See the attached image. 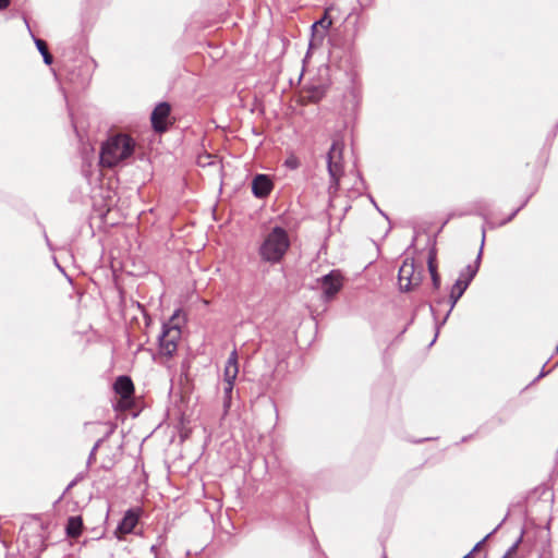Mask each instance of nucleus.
<instances>
[{
	"label": "nucleus",
	"instance_id": "f257e3e1",
	"mask_svg": "<svg viewBox=\"0 0 558 558\" xmlns=\"http://www.w3.org/2000/svg\"><path fill=\"white\" fill-rule=\"evenodd\" d=\"M135 148L134 140L126 134H116L102 143L100 150V165L112 168L129 159Z\"/></svg>",
	"mask_w": 558,
	"mask_h": 558
},
{
	"label": "nucleus",
	"instance_id": "f03ea898",
	"mask_svg": "<svg viewBox=\"0 0 558 558\" xmlns=\"http://www.w3.org/2000/svg\"><path fill=\"white\" fill-rule=\"evenodd\" d=\"M289 247L288 232L282 227L276 226L265 236L258 253L264 262L276 264L283 258Z\"/></svg>",
	"mask_w": 558,
	"mask_h": 558
},
{
	"label": "nucleus",
	"instance_id": "7ed1b4c3",
	"mask_svg": "<svg viewBox=\"0 0 558 558\" xmlns=\"http://www.w3.org/2000/svg\"><path fill=\"white\" fill-rule=\"evenodd\" d=\"M181 310H177L168 323L162 325V332L159 336L160 354L171 357L178 349V341L181 337Z\"/></svg>",
	"mask_w": 558,
	"mask_h": 558
},
{
	"label": "nucleus",
	"instance_id": "20e7f679",
	"mask_svg": "<svg viewBox=\"0 0 558 558\" xmlns=\"http://www.w3.org/2000/svg\"><path fill=\"white\" fill-rule=\"evenodd\" d=\"M423 277V266L417 267L413 258L404 259L398 274L401 291H410L412 288L420 286Z\"/></svg>",
	"mask_w": 558,
	"mask_h": 558
},
{
	"label": "nucleus",
	"instance_id": "39448f33",
	"mask_svg": "<svg viewBox=\"0 0 558 558\" xmlns=\"http://www.w3.org/2000/svg\"><path fill=\"white\" fill-rule=\"evenodd\" d=\"M342 151L343 144L335 140L327 154V168L332 183L338 184L340 177L343 173L342 166Z\"/></svg>",
	"mask_w": 558,
	"mask_h": 558
},
{
	"label": "nucleus",
	"instance_id": "423d86ee",
	"mask_svg": "<svg viewBox=\"0 0 558 558\" xmlns=\"http://www.w3.org/2000/svg\"><path fill=\"white\" fill-rule=\"evenodd\" d=\"M323 291V300L329 302L343 287V277L339 270H331L318 279Z\"/></svg>",
	"mask_w": 558,
	"mask_h": 558
},
{
	"label": "nucleus",
	"instance_id": "0eeeda50",
	"mask_svg": "<svg viewBox=\"0 0 558 558\" xmlns=\"http://www.w3.org/2000/svg\"><path fill=\"white\" fill-rule=\"evenodd\" d=\"M171 111L170 105L168 102H160L153 110L150 116V121L153 129L156 132H165L167 130L166 120L169 117Z\"/></svg>",
	"mask_w": 558,
	"mask_h": 558
},
{
	"label": "nucleus",
	"instance_id": "6e6552de",
	"mask_svg": "<svg viewBox=\"0 0 558 558\" xmlns=\"http://www.w3.org/2000/svg\"><path fill=\"white\" fill-rule=\"evenodd\" d=\"M274 189V183L267 174H256L252 181V193L257 198L267 197Z\"/></svg>",
	"mask_w": 558,
	"mask_h": 558
},
{
	"label": "nucleus",
	"instance_id": "1a4fd4ad",
	"mask_svg": "<svg viewBox=\"0 0 558 558\" xmlns=\"http://www.w3.org/2000/svg\"><path fill=\"white\" fill-rule=\"evenodd\" d=\"M463 277H464V272H460L459 278L457 279V281L454 282V284L451 288V292H450V296H449L450 298V308L447 312L441 324H445L446 319L448 318V316L451 313L452 308L454 307L456 303L463 295L464 291L469 287V280H463Z\"/></svg>",
	"mask_w": 558,
	"mask_h": 558
},
{
	"label": "nucleus",
	"instance_id": "9d476101",
	"mask_svg": "<svg viewBox=\"0 0 558 558\" xmlns=\"http://www.w3.org/2000/svg\"><path fill=\"white\" fill-rule=\"evenodd\" d=\"M113 389L121 398L128 399L134 392V385L129 376L122 375L116 379Z\"/></svg>",
	"mask_w": 558,
	"mask_h": 558
},
{
	"label": "nucleus",
	"instance_id": "9b49d317",
	"mask_svg": "<svg viewBox=\"0 0 558 558\" xmlns=\"http://www.w3.org/2000/svg\"><path fill=\"white\" fill-rule=\"evenodd\" d=\"M138 522V515L133 510H128L118 525V531L122 534L132 533Z\"/></svg>",
	"mask_w": 558,
	"mask_h": 558
},
{
	"label": "nucleus",
	"instance_id": "f8f14e48",
	"mask_svg": "<svg viewBox=\"0 0 558 558\" xmlns=\"http://www.w3.org/2000/svg\"><path fill=\"white\" fill-rule=\"evenodd\" d=\"M235 379L236 378L223 377V397H222L223 414H227L231 408Z\"/></svg>",
	"mask_w": 558,
	"mask_h": 558
},
{
	"label": "nucleus",
	"instance_id": "ddd939ff",
	"mask_svg": "<svg viewBox=\"0 0 558 558\" xmlns=\"http://www.w3.org/2000/svg\"><path fill=\"white\" fill-rule=\"evenodd\" d=\"M486 227L483 226V229H482V245H481V248H480V252L477 254V258H476V262L474 265H468L461 272H464V277H463V280H469V284L471 283V281L473 280V278L475 277V275L477 274L478 271V267H480V262H481V256H482V250H483V245H484V242H485V232H486Z\"/></svg>",
	"mask_w": 558,
	"mask_h": 558
},
{
	"label": "nucleus",
	"instance_id": "4468645a",
	"mask_svg": "<svg viewBox=\"0 0 558 558\" xmlns=\"http://www.w3.org/2000/svg\"><path fill=\"white\" fill-rule=\"evenodd\" d=\"M427 266H428V271L432 277L433 287H434V289L437 290L440 287V276L437 271L436 251L434 247L430 248V251L428 252Z\"/></svg>",
	"mask_w": 558,
	"mask_h": 558
},
{
	"label": "nucleus",
	"instance_id": "2eb2a0df",
	"mask_svg": "<svg viewBox=\"0 0 558 558\" xmlns=\"http://www.w3.org/2000/svg\"><path fill=\"white\" fill-rule=\"evenodd\" d=\"M238 374H239L238 353H236V350H233L227 360L223 377L236 378Z\"/></svg>",
	"mask_w": 558,
	"mask_h": 558
},
{
	"label": "nucleus",
	"instance_id": "dca6fc26",
	"mask_svg": "<svg viewBox=\"0 0 558 558\" xmlns=\"http://www.w3.org/2000/svg\"><path fill=\"white\" fill-rule=\"evenodd\" d=\"M82 520L80 517H70L66 523V534L71 537H76L82 532Z\"/></svg>",
	"mask_w": 558,
	"mask_h": 558
},
{
	"label": "nucleus",
	"instance_id": "f3484780",
	"mask_svg": "<svg viewBox=\"0 0 558 558\" xmlns=\"http://www.w3.org/2000/svg\"><path fill=\"white\" fill-rule=\"evenodd\" d=\"M32 36L34 38V41H35V45H36L38 51L43 56L44 62L47 65H50L52 63V61H53V58H52L51 53L48 50L46 41L43 40V39L36 38L33 34H32Z\"/></svg>",
	"mask_w": 558,
	"mask_h": 558
},
{
	"label": "nucleus",
	"instance_id": "a211bd4d",
	"mask_svg": "<svg viewBox=\"0 0 558 558\" xmlns=\"http://www.w3.org/2000/svg\"><path fill=\"white\" fill-rule=\"evenodd\" d=\"M527 203V199H525L522 205L520 207H518L515 210H513L506 219L501 220L498 225H495L493 222H489V221H486V225L489 227V228H495L496 226H504L506 223H508L509 221H511L515 216L526 205Z\"/></svg>",
	"mask_w": 558,
	"mask_h": 558
},
{
	"label": "nucleus",
	"instance_id": "6ab92c4d",
	"mask_svg": "<svg viewBox=\"0 0 558 558\" xmlns=\"http://www.w3.org/2000/svg\"><path fill=\"white\" fill-rule=\"evenodd\" d=\"M102 441H104V438H99L93 446V448L89 452L88 459H87V466H89L90 464H93L95 462L96 452H97L98 448L100 447V445L102 444Z\"/></svg>",
	"mask_w": 558,
	"mask_h": 558
},
{
	"label": "nucleus",
	"instance_id": "aec40b11",
	"mask_svg": "<svg viewBox=\"0 0 558 558\" xmlns=\"http://www.w3.org/2000/svg\"><path fill=\"white\" fill-rule=\"evenodd\" d=\"M284 166L291 170H295L300 167V160L296 156L291 155L284 160Z\"/></svg>",
	"mask_w": 558,
	"mask_h": 558
},
{
	"label": "nucleus",
	"instance_id": "412c9836",
	"mask_svg": "<svg viewBox=\"0 0 558 558\" xmlns=\"http://www.w3.org/2000/svg\"><path fill=\"white\" fill-rule=\"evenodd\" d=\"M317 26L323 27L325 31H327L331 26V20L325 14L319 21H316L312 28H316Z\"/></svg>",
	"mask_w": 558,
	"mask_h": 558
},
{
	"label": "nucleus",
	"instance_id": "4be33fe9",
	"mask_svg": "<svg viewBox=\"0 0 558 558\" xmlns=\"http://www.w3.org/2000/svg\"><path fill=\"white\" fill-rule=\"evenodd\" d=\"M502 524V522L492 532L489 533L488 535H486L482 541H480L474 547L473 549L471 550L472 553L476 551L477 549H480L481 545Z\"/></svg>",
	"mask_w": 558,
	"mask_h": 558
},
{
	"label": "nucleus",
	"instance_id": "5701e85b",
	"mask_svg": "<svg viewBox=\"0 0 558 558\" xmlns=\"http://www.w3.org/2000/svg\"><path fill=\"white\" fill-rule=\"evenodd\" d=\"M520 542H521V538H519V539H518V541H517V542H515V543H514V544H513V545L508 549V551H507L506 554H507V555H509V556H512V555L517 551V548H518V546H519Z\"/></svg>",
	"mask_w": 558,
	"mask_h": 558
},
{
	"label": "nucleus",
	"instance_id": "b1692460",
	"mask_svg": "<svg viewBox=\"0 0 558 558\" xmlns=\"http://www.w3.org/2000/svg\"><path fill=\"white\" fill-rule=\"evenodd\" d=\"M10 5V0H0V10H4Z\"/></svg>",
	"mask_w": 558,
	"mask_h": 558
},
{
	"label": "nucleus",
	"instance_id": "393cba45",
	"mask_svg": "<svg viewBox=\"0 0 558 558\" xmlns=\"http://www.w3.org/2000/svg\"><path fill=\"white\" fill-rule=\"evenodd\" d=\"M359 3L361 7L365 8V7L371 5L372 0H359Z\"/></svg>",
	"mask_w": 558,
	"mask_h": 558
},
{
	"label": "nucleus",
	"instance_id": "a878e982",
	"mask_svg": "<svg viewBox=\"0 0 558 558\" xmlns=\"http://www.w3.org/2000/svg\"><path fill=\"white\" fill-rule=\"evenodd\" d=\"M548 372H546L544 368L541 371L539 375L535 378V380H538L539 378L546 376Z\"/></svg>",
	"mask_w": 558,
	"mask_h": 558
},
{
	"label": "nucleus",
	"instance_id": "bb28decb",
	"mask_svg": "<svg viewBox=\"0 0 558 558\" xmlns=\"http://www.w3.org/2000/svg\"><path fill=\"white\" fill-rule=\"evenodd\" d=\"M76 483H77V478L73 480V481L69 484L68 489L72 488Z\"/></svg>",
	"mask_w": 558,
	"mask_h": 558
},
{
	"label": "nucleus",
	"instance_id": "cd10ccee",
	"mask_svg": "<svg viewBox=\"0 0 558 558\" xmlns=\"http://www.w3.org/2000/svg\"><path fill=\"white\" fill-rule=\"evenodd\" d=\"M150 550L155 554V558L157 557V547L155 545L151 546Z\"/></svg>",
	"mask_w": 558,
	"mask_h": 558
},
{
	"label": "nucleus",
	"instance_id": "c85d7f7f",
	"mask_svg": "<svg viewBox=\"0 0 558 558\" xmlns=\"http://www.w3.org/2000/svg\"><path fill=\"white\" fill-rule=\"evenodd\" d=\"M472 555H473V553H472V551H470V553H469V554H466L463 558H471V557H472Z\"/></svg>",
	"mask_w": 558,
	"mask_h": 558
},
{
	"label": "nucleus",
	"instance_id": "c756f323",
	"mask_svg": "<svg viewBox=\"0 0 558 558\" xmlns=\"http://www.w3.org/2000/svg\"><path fill=\"white\" fill-rule=\"evenodd\" d=\"M75 478H77V482L83 478V474H78Z\"/></svg>",
	"mask_w": 558,
	"mask_h": 558
},
{
	"label": "nucleus",
	"instance_id": "7c9ffc66",
	"mask_svg": "<svg viewBox=\"0 0 558 558\" xmlns=\"http://www.w3.org/2000/svg\"><path fill=\"white\" fill-rule=\"evenodd\" d=\"M502 558H511V556L505 554V556Z\"/></svg>",
	"mask_w": 558,
	"mask_h": 558
},
{
	"label": "nucleus",
	"instance_id": "2f4dec72",
	"mask_svg": "<svg viewBox=\"0 0 558 558\" xmlns=\"http://www.w3.org/2000/svg\"><path fill=\"white\" fill-rule=\"evenodd\" d=\"M24 22L26 23L27 27L29 28V25L27 23V19H24Z\"/></svg>",
	"mask_w": 558,
	"mask_h": 558
},
{
	"label": "nucleus",
	"instance_id": "473e14b6",
	"mask_svg": "<svg viewBox=\"0 0 558 558\" xmlns=\"http://www.w3.org/2000/svg\"><path fill=\"white\" fill-rule=\"evenodd\" d=\"M556 351L558 352V345H557V348H556Z\"/></svg>",
	"mask_w": 558,
	"mask_h": 558
}]
</instances>
